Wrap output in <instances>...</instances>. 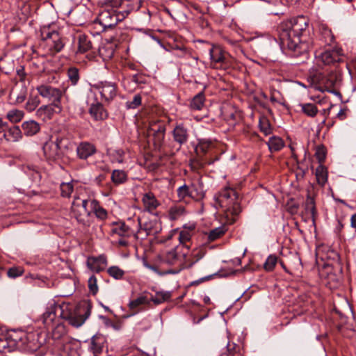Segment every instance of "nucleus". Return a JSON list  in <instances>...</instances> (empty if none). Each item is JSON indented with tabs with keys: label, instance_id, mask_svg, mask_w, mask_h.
Wrapping results in <instances>:
<instances>
[{
	"label": "nucleus",
	"instance_id": "nucleus-1",
	"mask_svg": "<svg viewBox=\"0 0 356 356\" xmlns=\"http://www.w3.org/2000/svg\"><path fill=\"white\" fill-rule=\"evenodd\" d=\"M308 26L309 20L304 16L291 18L280 26L281 44L291 51L294 56L308 52L312 47Z\"/></svg>",
	"mask_w": 356,
	"mask_h": 356
},
{
	"label": "nucleus",
	"instance_id": "nucleus-2",
	"mask_svg": "<svg viewBox=\"0 0 356 356\" xmlns=\"http://www.w3.org/2000/svg\"><path fill=\"white\" fill-rule=\"evenodd\" d=\"M90 315V308L86 303L76 306L63 303L58 305L54 302H49L45 312L40 317V321L46 327H52L59 317L65 319L71 325L79 327L81 326Z\"/></svg>",
	"mask_w": 356,
	"mask_h": 356
},
{
	"label": "nucleus",
	"instance_id": "nucleus-3",
	"mask_svg": "<svg viewBox=\"0 0 356 356\" xmlns=\"http://www.w3.org/2000/svg\"><path fill=\"white\" fill-rule=\"evenodd\" d=\"M214 200L215 207L221 209L227 222H234L241 211L238 197L234 189L229 187L222 189L215 195Z\"/></svg>",
	"mask_w": 356,
	"mask_h": 356
},
{
	"label": "nucleus",
	"instance_id": "nucleus-4",
	"mask_svg": "<svg viewBox=\"0 0 356 356\" xmlns=\"http://www.w3.org/2000/svg\"><path fill=\"white\" fill-rule=\"evenodd\" d=\"M188 254V252L182 250L179 245H177L164 254L162 257L163 262L174 268L164 271L163 274H177L187 268Z\"/></svg>",
	"mask_w": 356,
	"mask_h": 356
},
{
	"label": "nucleus",
	"instance_id": "nucleus-5",
	"mask_svg": "<svg viewBox=\"0 0 356 356\" xmlns=\"http://www.w3.org/2000/svg\"><path fill=\"white\" fill-rule=\"evenodd\" d=\"M140 6V0H107L108 8L115 11L120 22L131 12L138 10Z\"/></svg>",
	"mask_w": 356,
	"mask_h": 356
},
{
	"label": "nucleus",
	"instance_id": "nucleus-6",
	"mask_svg": "<svg viewBox=\"0 0 356 356\" xmlns=\"http://www.w3.org/2000/svg\"><path fill=\"white\" fill-rule=\"evenodd\" d=\"M166 122L160 119L151 120L147 127V134L152 137L156 149H160L164 143Z\"/></svg>",
	"mask_w": 356,
	"mask_h": 356
},
{
	"label": "nucleus",
	"instance_id": "nucleus-7",
	"mask_svg": "<svg viewBox=\"0 0 356 356\" xmlns=\"http://www.w3.org/2000/svg\"><path fill=\"white\" fill-rule=\"evenodd\" d=\"M92 200L74 197L72 204L71 213L77 222L86 223V218L93 211V207L91 206Z\"/></svg>",
	"mask_w": 356,
	"mask_h": 356
},
{
	"label": "nucleus",
	"instance_id": "nucleus-8",
	"mask_svg": "<svg viewBox=\"0 0 356 356\" xmlns=\"http://www.w3.org/2000/svg\"><path fill=\"white\" fill-rule=\"evenodd\" d=\"M41 37L44 45L51 54L60 51L64 47L63 39L56 31L44 27L41 29Z\"/></svg>",
	"mask_w": 356,
	"mask_h": 356
},
{
	"label": "nucleus",
	"instance_id": "nucleus-9",
	"mask_svg": "<svg viewBox=\"0 0 356 356\" xmlns=\"http://www.w3.org/2000/svg\"><path fill=\"white\" fill-rule=\"evenodd\" d=\"M119 22L115 11L113 9L108 8L107 6V0L104 1L103 10L99 14L96 24H99L102 27V31L115 26Z\"/></svg>",
	"mask_w": 356,
	"mask_h": 356
},
{
	"label": "nucleus",
	"instance_id": "nucleus-10",
	"mask_svg": "<svg viewBox=\"0 0 356 356\" xmlns=\"http://www.w3.org/2000/svg\"><path fill=\"white\" fill-rule=\"evenodd\" d=\"M312 83L315 85V88L318 90L323 88L330 92L331 89L335 86L337 81V77L335 74L331 73L328 75H324L320 72H316L311 76Z\"/></svg>",
	"mask_w": 356,
	"mask_h": 356
},
{
	"label": "nucleus",
	"instance_id": "nucleus-11",
	"mask_svg": "<svg viewBox=\"0 0 356 356\" xmlns=\"http://www.w3.org/2000/svg\"><path fill=\"white\" fill-rule=\"evenodd\" d=\"M211 65L213 67H227L229 65V55L220 46L212 45L209 49Z\"/></svg>",
	"mask_w": 356,
	"mask_h": 356
},
{
	"label": "nucleus",
	"instance_id": "nucleus-12",
	"mask_svg": "<svg viewBox=\"0 0 356 356\" xmlns=\"http://www.w3.org/2000/svg\"><path fill=\"white\" fill-rule=\"evenodd\" d=\"M36 90L40 96L52 102L55 106L60 102L63 92L60 89L49 85L41 84L36 87Z\"/></svg>",
	"mask_w": 356,
	"mask_h": 356
},
{
	"label": "nucleus",
	"instance_id": "nucleus-13",
	"mask_svg": "<svg viewBox=\"0 0 356 356\" xmlns=\"http://www.w3.org/2000/svg\"><path fill=\"white\" fill-rule=\"evenodd\" d=\"M61 140L56 138V140H48L43 145V152L47 159L56 161L61 159L62 152L60 149Z\"/></svg>",
	"mask_w": 356,
	"mask_h": 356
},
{
	"label": "nucleus",
	"instance_id": "nucleus-14",
	"mask_svg": "<svg viewBox=\"0 0 356 356\" xmlns=\"http://www.w3.org/2000/svg\"><path fill=\"white\" fill-rule=\"evenodd\" d=\"M195 225L191 224L188 226L184 225L180 230H175V232L178 234L179 245L187 252H189L191 241L195 234Z\"/></svg>",
	"mask_w": 356,
	"mask_h": 356
},
{
	"label": "nucleus",
	"instance_id": "nucleus-15",
	"mask_svg": "<svg viewBox=\"0 0 356 356\" xmlns=\"http://www.w3.org/2000/svg\"><path fill=\"white\" fill-rule=\"evenodd\" d=\"M342 51L339 48H334L325 50L317 57L318 62L323 63L324 65H332L339 63L342 60Z\"/></svg>",
	"mask_w": 356,
	"mask_h": 356
},
{
	"label": "nucleus",
	"instance_id": "nucleus-16",
	"mask_svg": "<svg viewBox=\"0 0 356 356\" xmlns=\"http://www.w3.org/2000/svg\"><path fill=\"white\" fill-rule=\"evenodd\" d=\"M177 197L181 202H186L189 199H199L202 197V194H198L193 185L188 186L184 184L179 186L177 190Z\"/></svg>",
	"mask_w": 356,
	"mask_h": 356
},
{
	"label": "nucleus",
	"instance_id": "nucleus-17",
	"mask_svg": "<svg viewBox=\"0 0 356 356\" xmlns=\"http://www.w3.org/2000/svg\"><path fill=\"white\" fill-rule=\"evenodd\" d=\"M96 88L98 89L102 98L105 101L109 102L116 96L117 88L115 83L111 82H101L97 84Z\"/></svg>",
	"mask_w": 356,
	"mask_h": 356
},
{
	"label": "nucleus",
	"instance_id": "nucleus-18",
	"mask_svg": "<svg viewBox=\"0 0 356 356\" xmlns=\"http://www.w3.org/2000/svg\"><path fill=\"white\" fill-rule=\"evenodd\" d=\"M76 152L79 159L86 160L97 152V148L94 144L88 141H83L78 144Z\"/></svg>",
	"mask_w": 356,
	"mask_h": 356
},
{
	"label": "nucleus",
	"instance_id": "nucleus-19",
	"mask_svg": "<svg viewBox=\"0 0 356 356\" xmlns=\"http://www.w3.org/2000/svg\"><path fill=\"white\" fill-rule=\"evenodd\" d=\"M142 202L144 210L152 214L155 213L156 209L161 205L160 202L152 192L143 194Z\"/></svg>",
	"mask_w": 356,
	"mask_h": 356
},
{
	"label": "nucleus",
	"instance_id": "nucleus-20",
	"mask_svg": "<svg viewBox=\"0 0 356 356\" xmlns=\"http://www.w3.org/2000/svg\"><path fill=\"white\" fill-rule=\"evenodd\" d=\"M87 266L92 271L99 273L103 271L107 266V259L104 254L97 257H88L87 259Z\"/></svg>",
	"mask_w": 356,
	"mask_h": 356
},
{
	"label": "nucleus",
	"instance_id": "nucleus-21",
	"mask_svg": "<svg viewBox=\"0 0 356 356\" xmlns=\"http://www.w3.org/2000/svg\"><path fill=\"white\" fill-rule=\"evenodd\" d=\"M106 339L102 334L94 335L90 340V350L94 356H102L105 348Z\"/></svg>",
	"mask_w": 356,
	"mask_h": 356
},
{
	"label": "nucleus",
	"instance_id": "nucleus-22",
	"mask_svg": "<svg viewBox=\"0 0 356 356\" xmlns=\"http://www.w3.org/2000/svg\"><path fill=\"white\" fill-rule=\"evenodd\" d=\"M172 136L176 143L179 144V145H182L188 141L189 132L183 124H178L172 131Z\"/></svg>",
	"mask_w": 356,
	"mask_h": 356
},
{
	"label": "nucleus",
	"instance_id": "nucleus-23",
	"mask_svg": "<svg viewBox=\"0 0 356 356\" xmlns=\"http://www.w3.org/2000/svg\"><path fill=\"white\" fill-rule=\"evenodd\" d=\"M112 236H118L121 238H129L133 234V231L124 222H115L111 229Z\"/></svg>",
	"mask_w": 356,
	"mask_h": 356
},
{
	"label": "nucleus",
	"instance_id": "nucleus-24",
	"mask_svg": "<svg viewBox=\"0 0 356 356\" xmlns=\"http://www.w3.org/2000/svg\"><path fill=\"white\" fill-rule=\"evenodd\" d=\"M139 230L138 232L145 231V235H156L161 230V225L157 220H149L142 223L139 220Z\"/></svg>",
	"mask_w": 356,
	"mask_h": 356
},
{
	"label": "nucleus",
	"instance_id": "nucleus-25",
	"mask_svg": "<svg viewBox=\"0 0 356 356\" xmlns=\"http://www.w3.org/2000/svg\"><path fill=\"white\" fill-rule=\"evenodd\" d=\"M3 137L8 142L17 143L22 139L23 135L19 126L9 127L8 125Z\"/></svg>",
	"mask_w": 356,
	"mask_h": 356
},
{
	"label": "nucleus",
	"instance_id": "nucleus-26",
	"mask_svg": "<svg viewBox=\"0 0 356 356\" xmlns=\"http://www.w3.org/2000/svg\"><path fill=\"white\" fill-rule=\"evenodd\" d=\"M89 113L93 119L97 121L104 120L108 116L107 112L103 105L99 102L91 104L89 108Z\"/></svg>",
	"mask_w": 356,
	"mask_h": 356
},
{
	"label": "nucleus",
	"instance_id": "nucleus-27",
	"mask_svg": "<svg viewBox=\"0 0 356 356\" xmlns=\"http://www.w3.org/2000/svg\"><path fill=\"white\" fill-rule=\"evenodd\" d=\"M22 129L26 136H33L40 130V125L35 120L25 121L22 124Z\"/></svg>",
	"mask_w": 356,
	"mask_h": 356
},
{
	"label": "nucleus",
	"instance_id": "nucleus-28",
	"mask_svg": "<svg viewBox=\"0 0 356 356\" xmlns=\"http://www.w3.org/2000/svg\"><path fill=\"white\" fill-rule=\"evenodd\" d=\"M99 54L104 60H110L114 55L115 47L113 43L106 42L101 45L99 49Z\"/></svg>",
	"mask_w": 356,
	"mask_h": 356
},
{
	"label": "nucleus",
	"instance_id": "nucleus-29",
	"mask_svg": "<svg viewBox=\"0 0 356 356\" xmlns=\"http://www.w3.org/2000/svg\"><path fill=\"white\" fill-rule=\"evenodd\" d=\"M108 156L113 163H122L125 161L126 153L122 149H113L108 151Z\"/></svg>",
	"mask_w": 356,
	"mask_h": 356
},
{
	"label": "nucleus",
	"instance_id": "nucleus-30",
	"mask_svg": "<svg viewBox=\"0 0 356 356\" xmlns=\"http://www.w3.org/2000/svg\"><path fill=\"white\" fill-rule=\"evenodd\" d=\"M11 95L15 97V102L17 104L22 103L27 95V87L22 84L20 86L17 84L15 88L12 90Z\"/></svg>",
	"mask_w": 356,
	"mask_h": 356
},
{
	"label": "nucleus",
	"instance_id": "nucleus-31",
	"mask_svg": "<svg viewBox=\"0 0 356 356\" xmlns=\"http://www.w3.org/2000/svg\"><path fill=\"white\" fill-rule=\"evenodd\" d=\"M185 214V207L180 204L172 205L168 210V218L170 220H176Z\"/></svg>",
	"mask_w": 356,
	"mask_h": 356
},
{
	"label": "nucleus",
	"instance_id": "nucleus-32",
	"mask_svg": "<svg viewBox=\"0 0 356 356\" xmlns=\"http://www.w3.org/2000/svg\"><path fill=\"white\" fill-rule=\"evenodd\" d=\"M92 47V42L87 35L82 34L79 36L77 50L78 53H86L90 50Z\"/></svg>",
	"mask_w": 356,
	"mask_h": 356
},
{
	"label": "nucleus",
	"instance_id": "nucleus-33",
	"mask_svg": "<svg viewBox=\"0 0 356 356\" xmlns=\"http://www.w3.org/2000/svg\"><path fill=\"white\" fill-rule=\"evenodd\" d=\"M205 96L203 92L197 93L192 99L190 107L193 111H200L204 106Z\"/></svg>",
	"mask_w": 356,
	"mask_h": 356
},
{
	"label": "nucleus",
	"instance_id": "nucleus-34",
	"mask_svg": "<svg viewBox=\"0 0 356 356\" xmlns=\"http://www.w3.org/2000/svg\"><path fill=\"white\" fill-rule=\"evenodd\" d=\"M315 175L317 183L323 186L327 181V170L325 166L320 164L316 169Z\"/></svg>",
	"mask_w": 356,
	"mask_h": 356
},
{
	"label": "nucleus",
	"instance_id": "nucleus-35",
	"mask_svg": "<svg viewBox=\"0 0 356 356\" xmlns=\"http://www.w3.org/2000/svg\"><path fill=\"white\" fill-rule=\"evenodd\" d=\"M319 31L322 39L326 44L330 45L334 41V35L332 31L325 24L320 26Z\"/></svg>",
	"mask_w": 356,
	"mask_h": 356
},
{
	"label": "nucleus",
	"instance_id": "nucleus-36",
	"mask_svg": "<svg viewBox=\"0 0 356 356\" xmlns=\"http://www.w3.org/2000/svg\"><path fill=\"white\" fill-rule=\"evenodd\" d=\"M267 145L272 152L280 151L284 145L282 139L277 136L270 137Z\"/></svg>",
	"mask_w": 356,
	"mask_h": 356
},
{
	"label": "nucleus",
	"instance_id": "nucleus-37",
	"mask_svg": "<svg viewBox=\"0 0 356 356\" xmlns=\"http://www.w3.org/2000/svg\"><path fill=\"white\" fill-rule=\"evenodd\" d=\"M24 115V111L18 109H12L6 113L7 119L12 123L20 122Z\"/></svg>",
	"mask_w": 356,
	"mask_h": 356
},
{
	"label": "nucleus",
	"instance_id": "nucleus-38",
	"mask_svg": "<svg viewBox=\"0 0 356 356\" xmlns=\"http://www.w3.org/2000/svg\"><path fill=\"white\" fill-rule=\"evenodd\" d=\"M92 207H93V213L96 217L101 220H104L107 218L108 213L105 209L100 206L99 203L97 200L92 201Z\"/></svg>",
	"mask_w": 356,
	"mask_h": 356
},
{
	"label": "nucleus",
	"instance_id": "nucleus-39",
	"mask_svg": "<svg viewBox=\"0 0 356 356\" xmlns=\"http://www.w3.org/2000/svg\"><path fill=\"white\" fill-rule=\"evenodd\" d=\"M40 104V99L38 95H30L26 103L25 108L27 111L32 112L36 109Z\"/></svg>",
	"mask_w": 356,
	"mask_h": 356
},
{
	"label": "nucleus",
	"instance_id": "nucleus-40",
	"mask_svg": "<svg viewBox=\"0 0 356 356\" xmlns=\"http://www.w3.org/2000/svg\"><path fill=\"white\" fill-rule=\"evenodd\" d=\"M305 209L306 213L310 215L312 220L314 222L316 216V209L314 200L311 197H307L305 202Z\"/></svg>",
	"mask_w": 356,
	"mask_h": 356
},
{
	"label": "nucleus",
	"instance_id": "nucleus-41",
	"mask_svg": "<svg viewBox=\"0 0 356 356\" xmlns=\"http://www.w3.org/2000/svg\"><path fill=\"white\" fill-rule=\"evenodd\" d=\"M28 348L31 351L37 350L43 343L38 340V335L35 334H29L27 335Z\"/></svg>",
	"mask_w": 356,
	"mask_h": 356
},
{
	"label": "nucleus",
	"instance_id": "nucleus-42",
	"mask_svg": "<svg viewBox=\"0 0 356 356\" xmlns=\"http://www.w3.org/2000/svg\"><path fill=\"white\" fill-rule=\"evenodd\" d=\"M127 179V174L124 171L121 170H114L111 175L112 181L116 184H121Z\"/></svg>",
	"mask_w": 356,
	"mask_h": 356
},
{
	"label": "nucleus",
	"instance_id": "nucleus-43",
	"mask_svg": "<svg viewBox=\"0 0 356 356\" xmlns=\"http://www.w3.org/2000/svg\"><path fill=\"white\" fill-rule=\"evenodd\" d=\"M302 111L309 117H314L318 113L316 106L312 103L300 104Z\"/></svg>",
	"mask_w": 356,
	"mask_h": 356
},
{
	"label": "nucleus",
	"instance_id": "nucleus-44",
	"mask_svg": "<svg viewBox=\"0 0 356 356\" xmlns=\"http://www.w3.org/2000/svg\"><path fill=\"white\" fill-rule=\"evenodd\" d=\"M204 257V252L202 250H193L191 255L187 256V268L191 267Z\"/></svg>",
	"mask_w": 356,
	"mask_h": 356
},
{
	"label": "nucleus",
	"instance_id": "nucleus-45",
	"mask_svg": "<svg viewBox=\"0 0 356 356\" xmlns=\"http://www.w3.org/2000/svg\"><path fill=\"white\" fill-rule=\"evenodd\" d=\"M107 272L111 277L115 280H121L124 275V271L116 266L108 268Z\"/></svg>",
	"mask_w": 356,
	"mask_h": 356
},
{
	"label": "nucleus",
	"instance_id": "nucleus-46",
	"mask_svg": "<svg viewBox=\"0 0 356 356\" xmlns=\"http://www.w3.org/2000/svg\"><path fill=\"white\" fill-rule=\"evenodd\" d=\"M67 76L73 86L76 85L79 80V70L74 67H70L67 70Z\"/></svg>",
	"mask_w": 356,
	"mask_h": 356
},
{
	"label": "nucleus",
	"instance_id": "nucleus-47",
	"mask_svg": "<svg viewBox=\"0 0 356 356\" xmlns=\"http://www.w3.org/2000/svg\"><path fill=\"white\" fill-rule=\"evenodd\" d=\"M17 79L19 80V83L17 84L22 86L24 84L26 86V83H29V79L28 78V75L24 70V67L20 66L16 71Z\"/></svg>",
	"mask_w": 356,
	"mask_h": 356
},
{
	"label": "nucleus",
	"instance_id": "nucleus-48",
	"mask_svg": "<svg viewBox=\"0 0 356 356\" xmlns=\"http://www.w3.org/2000/svg\"><path fill=\"white\" fill-rule=\"evenodd\" d=\"M66 334V330L64 325L58 323L57 325L53 329L52 337L54 339H60L65 337Z\"/></svg>",
	"mask_w": 356,
	"mask_h": 356
},
{
	"label": "nucleus",
	"instance_id": "nucleus-49",
	"mask_svg": "<svg viewBox=\"0 0 356 356\" xmlns=\"http://www.w3.org/2000/svg\"><path fill=\"white\" fill-rule=\"evenodd\" d=\"M277 263V257L274 255V254H270L265 263L264 264V268L266 270V271H272L276 264Z\"/></svg>",
	"mask_w": 356,
	"mask_h": 356
},
{
	"label": "nucleus",
	"instance_id": "nucleus-50",
	"mask_svg": "<svg viewBox=\"0 0 356 356\" xmlns=\"http://www.w3.org/2000/svg\"><path fill=\"white\" fill-rule=\"evenodd\" d=\"M147 303L148 300L145 296H140L131 300L129 304V307L131 309L134 310L136 309L140 305H145Z\"/></svg>",
	"mask_w": 356,
	"mask_h": 356
},
{
	"label": "nucleus",
	"instance_id": "nucleus-51",
	"mask_svg": "<svg viewBox=\"0 0 356 356\" xmlns=\"http://www.w3.org/2000/svg\"><path fill=\"white\" fill-rule=\"evenodd\" d=\"M74 186L72 182L62 183L60 184L61 195L69 197L73 192Z\"/></svg>",
	"mask_w": 356,
	"mask_h": 356
},
{
	"label": "nucleus",
	"instance_id": "nucleus-52",
	"mask_svg": "<svg viewBox=\"0 0 356 356\" xmlns=\"http://www.w3.org/2000/svg\"><path fill=\"white\" fill-rule=\"evenodd\" d=\"M211 145V142L209 140H200L195 147L197 154H206Z\"/></svg>",
	"mask_w": 356,
	"mask_h": 356
},
{
	"label": "nucleus",
	"instance_id": "nucleus-53",
	"mask_svg": "<svg viewBox=\"0 0 356 356\" xmlns=\"http://www.w3.org/2000/svg\"><path fill=\"white\" fill-rule=\"evenodd\" d=\"M259 129L266 136L271 133V127L268 120L265 118H260L259 123Z\"/></svg>",
	"mask_w": 356,
	"mask_h": 356
},
{
	"label": "nucleus",
	"instance_id": "nucleus-54",
	"mask_svg": "<svg viewBox=\"0 0 356 356\" xmlns=\"http://www.w3.org/2000/svg\"><path fill=\"white\" fill-rule=\"evenodd\" d=\"M225 234V229L223 227H217L212 229L208 236L209 240L213 241L217 238H220Z\"/></svg>",
	"mask_w": 356,
	"mask_h": 356
},
{
	"label": "nucleus",
	"instance_id": "nucleus-55",
	"mask_svg": "<svg viewBox=\"0 0 356 356\" xmlns=\"http://www.w3.org/2000/svg\"><path fill=\"white\" fill-rule=\"evenodd\" d=\"M88 288L92 294H96L98 291V286L97 278L95 275H92L88 279Z\"/></svg>",
	"mask_w": 356,
	"mask_h": 356
},
{
	"label": "nucleus",
	"instance_id": "nucleus-56",
	"mask_svg": "<svg viewBox=\"0 0 356 356\" xmlns=\"http://www.w3.org/2000/svg\"><path fill=\"white\" fill-rule=\"evenodd\" d=\"M51 112V108L49 106L44 105L40 106L36 111V115L39 118H45L46 116L50 115Z\"/></svg>",
	"mask_w": 356,
	"mask_h": 356
},
{
	"label": "nucleus",
	"instance_id": "nucleus-57",
	"mask_svg": "<svg viewBox=\"0 0 356 356\" xmlns=\"http://www.w3.org/2000/svg\"><path fill=\"white\" fill-rule=\"evenodd\" d=\"M141 96L138 94L135 95L131 101L127 102V106L128 108H136L141 104Z\"/></svg>",
	"mask_w": 356,
	"mask_h": 356
},
{
	"label": "nucleus",
	"instance_id": "nucleus-58",
	"mask_svg": "<svg viewBox=\"0 0 356 356\" xmlns=\"http://www.w3.org/2000/svg\"><path fill=\"white\" fill-rule=\"evenodd\" d=\"M168 297L167 293H156V296L152 298V301L156 305H159L163 302Z\"/></svg>",
	"mask_w": 356,
	"mask_h": 356
},
{
	"label": "nucleus",
	"instance_id": "nucleus-59",
	"mask_svg": "<svg viewBox=\"0 0 356 356\" xmlns=\"http://www.w3.org/2000/svg\"><path fill=\"white\" fill-rule=\"evenodd\" d=\"M23 273V270L20 268L13 267L8 269L7 274L9 277L15 278Z\"/></svg>",
	"mask_w": 356,
	"mask_h": 356
},
{
	"label": "nucleus",
	"instance_id": "nucleus-60",
	"mask_svg": "<svg viewBox=\"0 0 356 356\" xmlns=\"http://www.w3.org/2000/svg\"><path fill=\"white\" fill-rule=\"evenodd\" d=\"M10 350V346L8 341L3 337L0 338V352L6 353Z\"/></svg>",
	"mask_w": 356,
	"mask_h": 356
},
{
	"label": "nucleus",
	"instance_id": "nucleus-61",
	"mask_svg": "<svg viewBox=\"0 0 356 356\" xmlns=\"http://www.w3.org/2000/svg\"><path fill=\"white\" fill-rule=\"evenodd\" d=\"M17 3L18 8L22 10V13L26 15L29 12V6L26 3L19 0L17 1Z\"/></svg>",
	"mask_w": 356,
	"mask_h": 356
},
{
	"label": "nucleus",
	"instance_id": "nucleus-62",
	"mask_svg": "<svg viewBox=\"0 0 356 356\" xmlns=\"http://www.w3.org/2000/svg\"><path fill=\"white\" fill-rule=\"evenodd\" d=\"M315 156L318 162L320 163V164H321L325 159V153L323 149H318L316 150Z\"/></svg>",
	"mask_w": 356,
	"mask_h": 356
},
{
	"label": "nucleus",
	"instance_id": "nucleus-63",
	"mask_svg": "<svg viewBox=\"0 0 356 356\" xmlns=\"http://www.w3.org/2000/svg\"><path fill=\"white\" fill-rule=\"evenodd\" d=\"M127 238H121L117 241V243L121 247H127L129 245Z\"/></svg>",
	"mask_w": 356,
	"mask_h": 356
},
{
	"label": "nucleus",
	"instance_id": "nucleus-64",
	"mask_svg": "<svg viewBox=\"0 0 356 356\" xmlns=\"http://www.w3.org/2000/svg\"><path fill=\"white\" fill-rule=\"evenodd\" d=\"M8 123L6 122H3L1 118H0V134L1 133H3V134H4V131H6V129H7V127H8Z\"/></svg>",
	"mask_w": 356,
	"mask_h": 356
}]
</instances>
